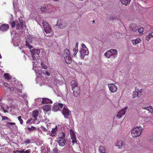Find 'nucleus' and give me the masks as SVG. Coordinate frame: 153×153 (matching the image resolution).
I'll use <instances>...</instances> for the list:
<instances>
[{"label": "nucleus", "mask_w": 153, "mask_h": 153, "mask_svg": "<svg viewBox=\"0 0 153 153\" xmlns=\"http://www.w3.org/2000/svg\"><path fill=\"white\" fill-rule=\"evenodd\" d=\"M10 24H11V26L12 28L15 27L16 24V21H13V22H10Z\"/></svg>", "instance_id": "obj_35"}, {"label": "nucleus", "mask_w": 153, "mask_h": 153, "mask_svg": "<svg viewBox=\"0 0 153 153\" xmlns=\"http://www.w3.org/2000/svg\"><path fill=\"white\" fill-rule=\"evenodd\" d=\"M46 74L48 76H50V74L48 72H46Z\"/></svg>", "instance_id": "obj_57"}, {"label": "nucleus", "mask_w": 153, "mask_h": 153, "mask_svg": "<svg viewBox=\"0 0 153 153\" xmlns=\"http://www.w3.org/2000/svg\"><path fill=\"white\" fill-rule=\"evenodd\" d=\"M47 9L46 7L45 6H44L43 7H41L40 9L41 11L42 12H45L47 10Z\"/></svg>", "instance_id": "obj_33"}, {"label": "nucleus", "mask_w": 153, "mask_h": 153, "mask_svg": "<svg viewBox=\"0 0 153 153\" xmlns=\"http://www.w3.org/2000/svg\"><path fill=\"white\" fill-rule=\"evenodd\" d=\"M131 0H121V2L122 4L125 5L127 6L128 4H129Z\"/></svg>", "instance_id": "obj_25"}, {"label": "nucleus", "mask_w": 153, "mask_h": 153, "mask_svg": "<svg viewBox=\"0 0 153 153\" xmlns=\"http://www.w3.org/2000/svg\"><path fill=\"white\" fill-rule=\"evenodd\" d=\"M31 53L33 60L35 61L39 58V54L40 50L39 49H33L30 50Z\"/></svg>", "instance_id": "obj_4"}, {"label": "nucleus", "mask_w": 153, "mask_h": 153, "mask_svg": "<svg viewBox=\"0 0 153 153\" xmlns=\"http://www.w3.org/2000/svg\"><path fill=\"white\" fill-rule=\"evenodd\" d=\"M118 54L117 51V50L111 49L108 51L104 53V56L107 58H109L111 56H113L114 58L117 57Z\"/></svg>", "instance_id": "obj_2"}, {"label": "nucleus", "mask_w": 153, "mask_h": 153, "mask_svg": "<svg viewBox=\"0 0 153 153\" xmlns=\"http://www.w3.org/2000/svg\"><path fill=\"white\" fill-rule=\"evenodd\" d=\"M22 19L23 18L22 17H20L19 18V20L21 26L23 28L25 27V25Z\"/></svg>", "instance_id": "obj_21"}, {"label": "nucleus", "mask_w": 153, "mask_h": 153, "mask_svg": "<svg viewBox=\"0 0 153 153\" xmlns=\"http://www.w3.org/2000/svg\"><path fill=\"white\" fill-rule=\"evenodd\" d=\"M9 28V25L8 24H2L0 27V30L3 32L6 31Z\"/></svg>", "instance_id": "obj_14"}, {"label": "nucleus", "mask_w": 153, "mask_h": 153, "mask_svg": "<svg viewBox=\"0 0 153 153\" xmlns=\"http://www.w3.org/2000/svg\"><path fill=\"white\" fill-rule=\"evenodd\" d=\"M31 140L30 139H27L25 140V141H24V143L26 144V145L27 144H29L30 143Z\"/></svg>", "instance_id": "obj_37"}, {"label": "nucleus", "mask_w": 153, "mask_h": 153, "mask_svg": "<svg viewBox=\"0 0 153 153\" xmlns=\"http://www.w3.org/2000/svg\"><path fill=\"white\" fill-rule=\"evenodd\" d=\"M4 85L6 87H8V84L7 83H4Z\"/></svg>", "instance_id": "obj_55"}, {"label": "nucleus", "mask_w": 153, "mask_h": 153, "mask_svg": "<svg viewBox=\"0 0 153 153\" xmlns=\"http://www.w3.org/2000/svg\"><path fill=\"white\" fill-rule=\"evenodd\" d=\"M27 129L28 130L29 132L27 131H26V133H30V132L35 131L36 129V128L33 126H31V127H28Z\"/></svg>", "instance_id": "obj_26"}, {"label": "nucleus", "mask_w": 153, "mask_h": 153, "mask_svg": "<svg viewBox=\"0 0 153 153\" xmlns=\"http://www.w3.org/2000/svg\"><path fill=\"white\" fill-rule=\"evenodd\" d=\"M99 152L101 153H105V148L103 146H100L98 148Z\"/></svg>", "instance_id": "obj_23"}, {"label": "nucleus", "mask_w": 153, "mask_h": 153, "mask_svg": "<svg viewBox=\"0 0 153 153\" xmlns=\"http://www.w3.org/2000/svg\"><path fill=\"white\" fill-rule=\"evenodd\" d=\"M138 27L135 24H132L129 26V28L131 31L133 32H135L137 31L138 30Z\"/></svg>", "instance_id": "obj_13"}, {"label": "nucleus", "mask_w": 153, "mask_h": 153, "mask_svg": "<svg viewBox=\"0 0 153 153\" xmlns=\"http://www.w3.org/2000/svg\"><path fill=\"white\" fill-rule=\"evenodd\" d=\"M63 56L65 62L68 64H70L72 63V59L70 57V51L68 49L66 48L65 50Z\"/></svg>", "instance_id": "obj_3"}, {"label": "nucleus", "mask_w": 153, "mask_h": 153, "mask_svg": "<svg viewBox=\"0 0 153 153\" xmlns=\"http://www.w3.org/2000/svg\"><path fill=\"white\" fill-rule=\"evenodd\" d=\"M16 151H13V153H16Z\"/></svg>", "instance_id": "obj_61"}, {"label": "nucleus", "mask_w": 153, "mask_h": 153, "mask_svg": "<svg viewBox=\"0 0 153 153\" xmlns=\"http://www.w3.org/2000/svg\"><path fill=\"white\" fill-rule=\"evenodd\" d=\"M2 120L3 121L5 120H9V119L7 117L2 116Z\"/></svg>", "instance_id": "obj_43"}, {"label": "nucleus", "mask_w": 153, "mask_h": 153, "mask_svg": "<svg viewBox=\"0 0 153 153\" xmlns=\"http://www.w3.org/2000/svg\"><path fill=\"white\" fill-rule=\"evenodd\" d=\"M108 86L110 91L113 93L117 91V87L113 84H109Z\"/></svg>", "instance_id": "obj_12"}, {"label": "nucleus", "mask_w": 153, "mask_h": 153, "mask_svg": "<svg viewBox=\"0 0 153 153\" xmlns=\"http://www.w3.org/2000/svg\"><path fill=\"white\" fill-rule=\"evenodd\" d=\"M138 32L140 33H141L143 32V27H140L139 28H138Z\"/></svg>", "instance_id": "obj_41"}, {"label": "nucleus", "mask_w": 153, "mask_h": 153, "mask_svg": "<svg viewBox=\"0 0 153 153\" xmlns=\"http://www.w3.org/2000/svg\"><path fill=\"white\" fill-rule=\"evenodd\" d=\"M80 57L82 59H84L85 55H87L89 53L88 48L81 50L80 51Z\"/></svg>", "instance_id": "obj_11"}, {"label": "nucleus", "mask_w": 153, "mask_h": 153, "mask_svg": "<svg viewBox=\"0 0 153 153\" xmlns=\"http://www.w3.org/2000/svg\"><path fill=\"white\" fill-rule=\"evenodd\" d=\"M62 112L64 117L66 119H68L69 115L71 114V111L67 107H64Z\"/></svg>", "instance_id": "obj_8"}, {"label": "nucleus", "mask_w": 153, "mask_h": 153, "mask_svg": "<svg viewBox=\"0 0 153 153\" xmlns=\"http://www.w3.org/2000/svg\"><path fill=\"white\" fill-rule=\"evenodd\" d=\"M71 138L72 140V142L73 143V144H74V143H76L77 141L76 135L73 132L72 133H71Z\"/></svg>", "instance_id": "obj_18"}, {"label": "nucleus", "mask_w": 153, "mask_h": 153, "mask_svg": "<svg viewBox=\"0 0 153 153\" xmlns=\"http://www.w3.org/2000/svg\"><path fill=\"white\" fill-rule=\"evenodd\" d=\"M63 105L62 103H55L53 105L52 110L56 112L59 110L60 108H62Z\"/></svg>", "instance_id": "obj_10"}, {"label": "nucleus", "mask_w": 153, "mask_h": 153, "mask_svg": "<svg viewBox=\"0 0 153 153\" xmlns=\"http://www.w3.org/2000/svg\"><path fill=\"white\" fill-rule=\"evenodd\" d=\"M51 127V125L50 124L48 123L47 125V128L48 130V131H51V132H55V131H53V128H52L51 130H50Z\"/></svg>", "instance_id": "obj_30"}, {"label": "nucleus", "mask_w": 153, "mask_h": 153, "mask_svg": "<svg viewBox=\"0 0 153 153\" xmlns=\"http://www.w3.org/2000/svg\"><path fill=\"white\" fill-rule=\"evenodd\" d=\"M39 113L38 110H36L33 111L32 112V116L34 118L35 120H37V117Z\"/></svg>", "instance_id": "obj_15"}, {"label": "nucleus", "mask_w": 153, "mask_h": 153, "mask_svg": "<svg viewBox=\"0 0 153 153\" xmlns=\"http://www.w3.org/2000/svg\"><path fill=\"white\" fill-rule=\"evenodd\" d=\"M82 49H86L87 48L86 46L84 44H82Z\"/></svg>", "instance_id": "obj_46"}, {"label": "nucleus", "mask_w": 153, "mask_h": 153, "mask_svg": "<svg viewBox=\"0 0 153 153\" xmlns=\"http://www.w3.org/2000/svg\"><path fill=\"white\" fill-rule=\"evenodd\" d=\"M57 151L56 148H55L53 150V153H56L57 152Z\"/></svg>", "instance_id": "obj_52"}, {"label": "nucleus", "mask_w": 153, "mask_h": 153, "mask_svg": "<svg viewBox=\"0 0 153 153\" xmlns=\"http://www.w3.org/2000/svg\"><path fill=\"white\" fill-rule=\"evenodd\" d=\"M36 39V38L32 36H29L27 38L26 42V46H27L30 49H31L32 47L30 45L29 43H31Z\"/></svg>", "instance_id": "obj_6"}, {"label": "nucleus", "mask_w": 153, "mask_h": 153, "mask_svg": "<svg viewBox=\"0 0 153 153\" xmlns=\"http://www.w3.org/2000/svg\"><path fill=\"white\" fill-rule=\"evenodd\" d=\"M149 110H148L150 112H151L152 113H153V108L151 106H150L149 107Z\"/></svg>", "instance_id": "obj_45"}, {"label": "nucleus", "mask_w": 153, "mask_h": 153, "mask_svg": "<svg viewBox=\"0 0 153 153\" xmlns=\"http://www.w3.org/2000/svg\"><path fill=\"white\" fill-rule=\"evenodd\" d=\"M57 142L60 146L62 147L64 146L65 143V140L64 139L58 140L57 141Z\"/></svg>", "instance_id": "obj_17"}, {"label": "nucleus", "mask_w": 153, "mask_h": 153, "mask_svg": "<svg viewBox=\"0 0 153 153\" xmlns=\"http://www.w3.org/2000/svg\"><path fill=\"white\" fill-rule=\"evenodd\" d=\"M53 0L54 1H58L59 0Z\"/></svg>", "instance_id": "obj_64"}, {"label": "nucleus", "mask_w": 153, "mask_h": 153, "mask_svg": "<svg viewBox=\"0 0 153 153\" xmlns=\"http://www.w3.org/2000/svg\"><path fill=\"white\" fill-rule=\"evenodd\" d=\"M59 22H58L57 23V25H58V27L59 29H63L66 26V25L64 23H61L60 24Z\"/></svg>", "instance_id": "obj_24"}, {"label": "nucleus", "mask_w": 153, "mask_h": 153, "mask_svg": "<svg viewBox=\"0 0 153 153\" xmlns=\"http://www.w3.org/2000/svg\"><path fill=\"white\" fill-rule=\"evenodd\" d=\"M32 120V119L31 118V119H30L29 120H27L26 122L27 124H30V123Z\"/></svg>", "instance_id": "obj_50"}, {"label": "nucleus", "mask_w": 153, "mask_h": 153, "mask_svg": "<svg viewBox=\"0 0 153 153\" xmlns=\"http://www.w3.org/2000/svg\"><path fill=\"white\" fill-rule=\"evenodd\" d=\"M41 65L42 68L45 69L47 68V67L43 63V62H42L41 63Z\"/></svg>", "instance_id": "obj_44"}, {"label": "nucleus", "mask_w": 153, "mask_h": 153, "mask_svg": "<svg viewBox=\"0 0 153 153\" xmlns=\"http://www.w3.org/2000/svg\"><path fill=\"white\" fill-rule=\"evenodd\" d=\"M42 23L44 27V30L46 33L47 34L51 33L52 31L51 27L47 22L43 20Z\"/></svg>", "instance_id": "obj_5"}, {"label": "nucleus", "mask_w": 153, "mask_h": 153, "mask_svg": "<svg viewBox=\"0 0 153 153\" xmlns=\"http://www.w3.org/2000/svg\"><path fill=\"white\" fill-rule=\"evenodd\" d=\"M55 133H53L51 134V136H55Z\"/></svg>", "instance_id": "obj_56"}, {"label": "nucleus", "mask_w": 153, "mask_h": 153, "mask_svg": "<svg viewBox=\"0 0 153 153\" xmlns=\"http://www.w3.org/2000/svg\"><path fill=\"white\" fill-rule=\"evenodd\" d=\"M40 128L45 132H47L48 131L47 128H46L43 126H41Z\"/></svg>", "instance_id": "obj_40"}, {"label": "nucleus", "mask_w": 153, "mask_h": 153, "mask_svg": "<svg viewBox=\"0 0 153 153\" xmlns=\"http://www.w3.org/2000/svg\"><path fill=\"white\" fill-rule=\"evenodd\" d=\"M117 17L116 16H111L109 17V20H110L111 21H112L116 19H117Z\"/></svg>", "instance_id": "obj_36"}, {"label": "nucleus", "mask_w": 153, "mask_h": 153, "mask_svg": "<svg viewBox=\"0 0 153 153\" xmlns=\"http://www.w3.org/2000/svg\"><path fill=\"white\" fill-rule=\"evenodd\" d=\"M131 41L133 45H135L138 43H140L141 42V40L140 39L137 38L136 39H132L131 40Z\"/></svg>", "instance_id": "obj_22"}, {"label": "nucleus", "mask_w": 153, "mask_h": 153, "mask_svg": "<svg viewBox=\"0 0 153 153\" xmlns=\"http://www.w3.org/2000/svg\"><path fill=\"white\" fill-rule=\"evenodd\" d=\"M73 51L74 52L73 55L75 56L78 51V49L74 48V49H73Z\"/></svg>", "instance_id": "obj_39"}, {"label": "nucleus", "mask_w": 153, "mask_h": 153, "mask_svg": "<svg viewBox=\"0 0 153 153\" xmlns=\"http://www.w3.org/2000/svg\"><path fill=\"white\" fill-rule=\"evenodd\" d=\"M137 91L138 92V97L140 96L142 94V89L139 90L138 88H136Z\"/></svg>", "instance_id": "obj_32"}, {"label": "nucleus", "mask_w": 153, "mask_h": 153, "mask_svg": "<svg viewBox=\"0 0 153 153\" xmlns=\"http://www.w3.org/2000/svg\"><path fill=\"white\" fill-rule=\"evenodd\" d=\"M135 90L134 91L133 93L132 94V98H134L136 97H138V92L137 91L136 88H135Z\"/></svg>", "instance_id": "obj_28"}, {"label": "nucleus", "mask_w": 153, "mask_h": 153, "mask_svg": "<svg viewBox=\"0 0 153 153\" xmlns=\"http://www.w3.org/2000/svg\"><path fill=\"white\" fill-rule=\"evenodd\" d=\"M4 77L7 80H10L11 78V76L8 74H4Z\"/></svg>", "instance_id": "obj_31"}, {"label": "nucleus", "mask_w": 153, "mask_h": 153, "mask_svg": "<svg viewBox=\"0 0 153 153\" xmlns=\"http://www.w3.org/2000/svg\"><path fill=\"white\" fill-rule=\"evenodd\" d=\"M42 104L48 103H52V101L50 99L48 98H42Z\"/></svg>", "instance_id": "obj_19"}, {"label": "nucleus", "mask_w": 153, "mask_h": 153, "mask_svg": "<svg viewBox=\"0 0 153 153\" xmlns=\"http://www.w3.org/2000/svg\"><path fill=\"white\" fill-rule=\"evenodd\" d=\"M3 111H4V113H6V112H8V111L7 110H5L4 109H3Z\"/></svg>", "instance_id": "obj_58"}, {"label": "nucleus", "mask_w": 153, "mask_h": 153, "mask_svg": "<svg viewBox=\"0 0 153 153\" xmlns=\"http://www.w3.org/2000/svg\"><path fill=\"white\" fill-rule=\"evenodd\" d=\"M50 109V106L49 105H46L43 107V110L44 111H49Z\"/></svg>", "instance_id": "obj_27"}, {"label": "nucleus", "mask_w": 153, "mask_h": 153, "mask_svg": "<svg viewBox=\"0 0 153 153\" xmlns=\"http://www.w3.org/2000/svg\"><path fill=\"white\" fill-rule=\"evenodd\" d=\"M10 89V91H13L16 90V87H10L9 88Z\"/></svg>", "instance_id": "obj_48"}, {"label": "nucleus", "mask_w": 153, "mask_h": 153, "mask_svg": "<svg viewBox=\"0 0 153 153\" xmlns=\"http://www.w3.org/2000/svg\"><path fill=\"white\" fill-rule=\"evenodd\" d=\"M31 152L30 149H29L24 151L23 153H30Z\"/></svg>", "instance_id": "obj_51"}, {"label": "nucleus", "mask_w": 153, "mask_h": 153, "mask_svg": "<svg viewBox=\"0 0 153 153\" xmlns=\"http://www.w3.org/2000/svg\"><path fill=\"white\" fill-rule=\"evenodd\" d=\"M16 152L19 153H23L24 152V150L23 149L22 150H16Z\"/></svg>", "instance_id": "obj_47"}, {"label": "nucleus", "mask_w": 153, "mask_h": 153, "mask_svg": "<svg viewBox=\"0 0 153 153\" xmlns=\"http://www.w3.org/2000/svg\"><path fill=\"white\" fill-rule=\"evenodd\" d=\"M72 90L73 91V95L75 97H78L80 95V91L79 86L74 88H72Z\"/></svg>", "instance_id": "obj_9"}, {"label": "nucleus", "mask_w": 153, "mask_h": 153, "mask_svg": "<svg viewBox=\"0 0 153 153\" xmlns=\"http://www.w3.org/2000/svg\"><path fill=\"white\" fill-rule=\"evenodd\" d=\"M149 36L150 37L153 38V31H152L149 34Z\"/></svg>", "instance_id": "obj_49"}, {"label": "nucleus", "mask_w": 153, "mask_h": 153, "mask_svg": "<svg viewBox=\"0 0 153 153\" xmlns=\"http://www.w3.org/2000/svg\"><path fill=\"white\" fill-rule=\"evenodd\" d=\"M16 27L17 29L18 30L20 28V25L18 21H16Z\"/></svg>", "instance_id": "obj_42"}, {"label": "nucleus", "mask_w": 153, "mask_h": 153, "mask_svg": "<svg viewBox=\"0 0 153 153\" xmlns=\"http://www.w3.org/2000/svg\"><path fill=\"white\" fill-rule=\"evenodd\" d=\"M143 128L141 126H137L132 129L131 131V135L134 138H136L140 136L141 134Z\"/></svg>", "instance_id": "obj_1"}, {"label": "nucleus", "mask_w": 153, "mask_h": 153, "mask_svg": "<svg viewBox=\"0 0 153 153\" xmlns=\"http://www.w3.org/2000/svg\"><path fill=\"white\" fill-rule=\"evenodd\" d=\"M13 4V6H14V7L15 8V5L14 4Z\"/></svg>", "instance_id": "obj_60"}, {"label": "nucleus", "mask_w": 153, "mask_h": 153, "mask_svg": "<svg viewBox=\"0 0 153 153\" xmlns=\"http://www.w3.org/2000/svg\"><path fill=\"white\" fill-rule=\"evenodd\" d=\"M78 44L77 42L76 43V45L75 47V48L77 49L78 48Z\"/></svg>", "instance_id": "obj_53"}, {"label": "nucleus", "mask_w": 153, "mask_h": 153, "mask_svg": "<svg viewBox=\"0 0 153 153\" xmlns=\"http://www.w3.org/2000/svg\"><path fill=\"white\" fill-rule=\"evenodd\" d=\"M7 126H9L10 125L15 126V127H16V123H10L8 122L7 123Z\"/></svg>", "instance_id": "obj_34"}, {"label": "nucleus", "mask_w": 153, "mask_h": 153, "mask_svg": "<svg viewBox=\"0 0 153 153\" xmlns=\"http://www.w3.org/2000/svg\"><path fill=\"white\" fill-rule=\"evenodd\" d=\"M128 109V108L127 107H126L125 108L122 109V110L118 112L116 115L118 119L121 118L123 115L125 114Z\"/></svg>", "instance_id": "obj_7"}, {"label": "nucleus", "mask_w": 153, "mask_h": 153, "mask_svg": "<svg viewBox=\"0 0 153 153\" xmlns=\"http://www.w3.org/2000/svg\"><path fill=\"white\" fill-rule=\"evenodd\" d=\"M65 134L63 132L60 133L58 134V136L60 139H64L65 137Z\"/></svg>", "instance_id": "obj_29"}, {"label": "nucleus", "mask_w": 153, "mask_h": 153, "mask_svg": "<svg viewBox=\"0 0 153 153\" xmlns=\"http://www.w3.org/2000/svg\"><path fill=\"white\" fill-rule=\"evenodd\" d=\"M24 97H27V95L26 94L24 95Z\"/></svg>", "instance_id": "obj_59"}, {"label": "nucleus", "mask_w": 153, "mask_h": 153, "mask_svg": "<svg viewBox=\"0 0 153 153\" xmlns=\"http://www.w3.org/2000/svg\"><path fill=\"white\" fill-rule=\"evenodd\" d=\"M92 22H93V23H94V20H93L92 21Z\"/></svg>", "instance_id": "obj_62"}, {"label": "nucleus", "mask_w": 153, "mask_h": 153, "mask_svg": "<svg viewBox=\"0 0 153 153\" xmlns=\"http://www.w3.org/2000/svg\"><path fill=\"white\" fill-rule=\"evenodd\" d=\"M115 145L118 147V149L121 148L123 146L125 145V142L122 140L116 143Z\"/></svg>", "instance_id": "obj_16"}, {"label": "nucleus", "mask_w": 153, "mask_h": 153, "mask_svg": "<svg viewBox=\"0 0 153 153\" xmlns=\"http://www.w3.org/2000/svg\"><path fill=\"white\" fill-rule=\"evenodd\" d=\"M70 85L72 87V89L79 86L76 82L75 80L72 81L70 83Z\"/></svg>", "instance_id": "obj_20"}, {"label": "nucleus", "mask_w": 153, "mask_h": 153, "mask_svg": "<svg viewBox=\"0 0 153 153\" xmlns=\"http://www.w3.org/2000/svg\"><path fill=\"white\" fill-rule=\"evenodd\" d=\"M18 119L19 120V121L20 123L21 124H22L23 123V120L22 119L21 117V116H19L18 117Z\"/></svg>", "instance_id": "obj_38"}, {"label": "nucleus", "mask_w": 153, "mask_h": 153, "mask_svg": "<svg viewBox=\"0 0 153 153\" xmlns=\"http://www.w3.org/2000/svg\"><path fill=\"white\" fill-rule=\"evenodd\" d=\"M40 131L41 132H42V131L41 130H40Z\"/></svg>", "instance_id": "obj_63"}, {"label": "nucleus", "mask_w": 153, "mask_h": 153, "mask_svg": "<svg viewBox=\"0 0 153 153\" xmlns=\"http://www.w3.org/2000/svg\"><path fill=\"white\" fill-rule=\"evenodd\" d=\"M149 108L148 107H143V108L146 109V110H147L148 111L149 110Z\"/></svg>", "instance_id": "obj_54"}]
</instances>
